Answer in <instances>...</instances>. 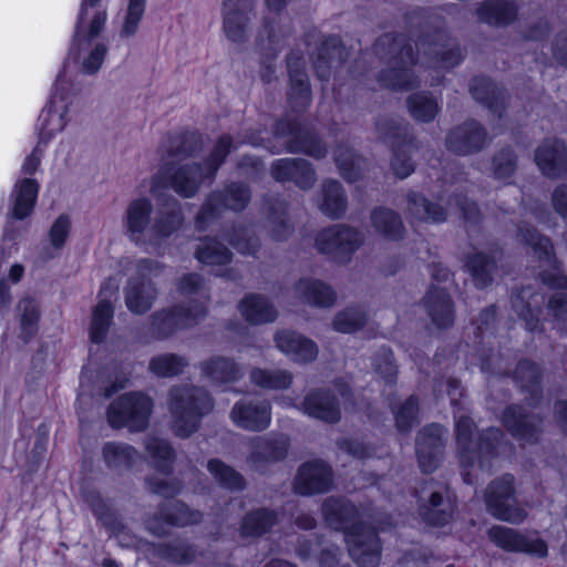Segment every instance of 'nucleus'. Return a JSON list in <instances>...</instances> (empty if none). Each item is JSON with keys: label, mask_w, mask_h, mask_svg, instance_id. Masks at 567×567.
<instances>
[{"label": "nucleus", "mask_w": 567, "mask_h": 567, "mask_svg": "<svg viewBox=\"0 0 567 567\" xmlns=\"http://www.w3.org/2000/svg\"><path fill=\"white\" fill-rule=\"evenodd\" d=\"M523 240L532 245L535 254L550 268L544 271L540 277L544 284L555 289H567V278L563 276L551 256V245L547 238L540 237L535 229H526L522 233Z\"/></svg>", "instance_id": "f3484780"}, {"label": "nucleus", "mask_w": 567, "mask_h": 567, "mask_svg": "<svg viewBox=\"0 0 567 567\" xmlns=\"http://www.w3.org/2000/svg\"><path fill=\"white\" fill-rule=\"evenodd\" d=\"M322 513L326 522L334 529H342L349 553L359 567H377L380 559V544L374 530L357 520V509L343 499L329 498Z\"/></svg>", "instance_id": "f257e3e1"}, {"label": "nucleus", "mask_w": 567, "mask_h": 567, "mask_svg": "<svg viewBox=\"0 0 567 567\" xmlns=\"http://www.w3.org/2000/svg\"><path fill=\"white\" fill-rule=\"evenodd\" d=\"M21 311V329L25 336H31L37 330L39 309L37 302L31 298H24L19 303Z\"/></svg>", "instance_id": "4d7b16f0"}, {"label": "nucleus", "mask_w": 567, "mask_h": 567, "mask_svg": "<svg viewBox=\"0 0 567 567\" xmlns=\"http://www.w3.org/2000/svg\"><path fill=\"white\" fill-rule=\"evenodd\" d=\"M371 220L375 230L388 238L396 239L402 234V221L400 217L390 209H375L371 215Z\"/></svg>", "instance_id": "79ce46f5"}, {"label": "nucleus", "mask_w": 567, "mask_h": 567, "mask_svg": "<svg viewBox=\"0 0 567 567\" xmlns=\"http://www.w3.org/2000/svg\"><path fill=\"white\" fill-rule=\"evenodd\" d=\"M255 0H223V30L226 38L234 42L245 41Z\"/></svg>", "instance_id": "4468645a"}, {"label": "nucleus", "mask_w": 567, "mask_h": 567, "mask_svg": "<svg viewBox=\"0 0 567 567\" xmlns=\"http://www.w3.org/2000/svg\"><path fill=\"white\" fill-rule=\"evenodd\" d=\"M302 411L309 416L337 422L340 419L339 400L337 394L326 391L310 392L301 404Z\"/></svg>", "instance_id": "393cba45"}, {"label": "nucleus", "mask_w": 567, "mask_h": 567, "mask_svg": "<svg viewBox=\"0 0 567 567\" xmlns=\"http://www.w3.org/2000/svg\"><path fill=\"white\" fill-rule=\"evenodd\" d=\"M107 48L104 43H95L89 51V54L83 59L82 68L87 74H94L102 66Z\"/></svg>", "instance_id": "bf43d9fd"}, {"label": "nucleus", "mask_w": 567, "mask_h": 567, "mask_svg": "<svg viewBox=\"0 0 567 567\" xmlns=\"http://www.w3.org/2000/svg\"><path fill=\"white\" fill-rule=\"evenodd\" d=\"M443 435V427L436 424L420 432L416 441V454L423 472L430 473L436 468L442 456Z\"/></svg>", "instance_id": "dca6fc26"}, {"label": "nucleus", "mask_w": 567, "mask_h": 567, "mask_svg": "<svg viewBox=\"0 0 567 567\" xmlns=\"http://www.w3.org/2000/svg\"><path fill=\"white\" fill-rule=\"evenodd\" d=\"M250 380L254 384L269 390L288 388L292 382V375L286 370H262L254 369L250 372Z\"/></svg>", "instance_id": "a19ab883"}, {"label": "nucleus", "mask_w": 567, "mask_h": 567, "mask_svg": "<svg viewBox=\"0 0 567 567\" xmlns=\"http://www.w3.org/2000/svg\"><path fill=\"white\" fill-rule=\"evenodd\" d=\"M411 147V144H406L394 153L391 166L394 174L400 178H405L413 172V164L406 156Z\"/></svg>", "instance_id": "680f3d73"}, {"label": "nucleus", "mask_w": 567, "mask_h": 567, "mask_svg": "<svg viewBox=\"0 0 567 567\" xmlns=\"http://www.w3.org/2000/svg\"><path fill=\"white\" fill-rule=\"evenodd\" d=\"M472 420L460 416L456 420V441L461 465L465 468L474 464V456L478 455V467L486 468L489 457L498 451L502 433L498 429H489L480 442L472 441Z\"/></svg>", "instance_id": "0eeeda50"}, {"label": "nucleus", "mask_w": 567, "mask_h": 567, "mask_svg": "<svg viewBox=\"0 0 567 567\" xmlns=\"http://www.w3.org/2000/svg\"><path fill=\"white\" fill-rule=\"evenodd\" d=\"M213 409L209 395L199 388H174L169 394V410L176 435L187 437L198 427L199 420Z\"/></svg>", "instance_id": "20e7f679"}, {"label": "nucleus", "mask_w": 567, "mask_h": 567, "mask_svg": "<svg viewBox=\"0 0 567 567\" xmlns=\"http://www.w3.org/2000/svg\"><path fill=\"white\" fill-rule=\"evenodd\" d=\"M535 161L543 174L556 177L567 167L566 147L559 141H547L537 148Z\"/></svg>", "instance_id": "a878e982"}, {"label": "nucleus", "mask_w": 567, "mask_h": 567, "mask_svg": "<svg viewBox=\"0 0 567 567\" xmlns=\"http://www.w3.org/2000/svg\"><path fill=\"white\" fill-rule=\"evenodd\" d=\"M295 289L307 303L317 307H331L337 299L331 287L315 279H302L297 282Z\"/></svg>", "instance_id": "2f4dec72"}, {"label": "nucleus", "mask_w": 567, "mask_h": 567, "mask_svg": "<svg viewBox=\"0 0 567 567\" xmlns=\"http://www.w3.org/2000/svg\"><path fill=\"white\" fill-rule=\"evenodd\" d=\"M548 310L553 315L557 323L567 322V293H555L549 300Z\"/></svg>", "instance_id": "69168bd1"}, {"label": "nucleus", "mask_w": 567, "mask_h": 567, "mask_svg": "<svg viewBox=\"0 0 567 567\" xmlns=\"http://www.w3.org/2000/svg\"><path fill=\"white\" fill-rule=\"evenodd\" d=\"M162 271V265L152 259H140L134 266V275L127 281L124 296L127 309L136 315L148 311L156 297L157 290L152 277Z\"/></svg>", "instance_id": "423d86ee"}, {"label": "nucleus", "mask_w": 567, "mask_h": 567, "mask_svg": "<svg viewBox=\"0 0 567 567\" xmlns=\"http://www.w3.org/2000/svg\"><path fill=\"white\" fill-rule=\"evenodd\" d=\"M163 518L171 525L186 526L198 523L202 515L198 512L189 511V508L182 503H172L169 513H165Z\"/></svg>", "instance_id": "6e6d98bb"}, {"label": "nucleus", "mask_w": 567, "mask_h": 567, "mask_svg": "<svg viewBox=\"0 0 567 567\" xmlns=\"http://www.w3.org/2000/svg\"><path fill=\"white\" fill-rule=\"evenodd\" d=\"M70 219L64 215L58 217L53 223L49 231V238L54 248L60 249L65 244L70 231Z\"/></svg>", "instance_id": "e2e57ef3"}, {"label": "nucleus", "mask_w": 567, "mask_h": 567, "mask_svg": "<svg viewBox=\"0 0 567 567\" xmlns=\"http://www.w3.org/2000/svg\"><path fill=\"white\" fill-rule=\"evenodd\" d=\"M118 285L112 279L103 284L100 291V301L93 310L92 321L90 326V337L93 342L104 340L111 320L113 318V305L111 298L115 295Z\"/></svg>", "instance_id": "aec40b11"}, {"label": "nucleus", "mask_w": 567, "mask_h": 567, "mask_svg": "<svg viewBox=\"0 0 567 567\" xmlns=\"http://www.w3.org/2000/svg\"><path fill=\"white\" fill-rule=\"evenodd\" d=\"M230 147V137L227 135L221 136L204 168H200L197 164H184L176 167L173 162H164L150 181V192L153 195H157L162 188L169 185L183 197L194 196L202 183L214 175Z\"/></svg>", "instance_id": "f03ea898"}, {"label": "nucleus", "mask_w": 567, "mask_h": 567, "mask_svg": "<svg viewBox=\"0 0 567 567\" xmlns=\"http://www.w3.org/2000/svg\"><path fill=\"white\" fill-rule=\"evenodd\" d=\"M362 244L361 235L346 226H332L321 230L316 237L317 249L333 259L344 261Z\"/></svg>", "instance_id": "f8f14e48"}, {"label": "nucleus", "mask_w": 567, "mask_h": 567, "mask_svg": "<svg viewBox=\"0 0 567 567\" xmlns=\"http://www.w3.org/2000/svg\"><path fill=\"white\" fill-rule=\"evenodd\" d=\"M540 299L542 297L533 293L530 289H523L512 299L514 310L525 320L526 328L530 331L537 327L535 312Z\"/></svg>", "instance_id": "ea45409f"}, {"label": "nucleus", "mask_w": 567, "mask_h": 567, "mask_svg": "<svg viewBox=\"0 0 567 567\" xmlns=\"http://www.w3.org/2000/svg\"><path fill=\"white\" fill-rule=\"evenodd\" d=\"M442 496L437 492H433L430 497L431 508L429 509L426 519L432 525H443L447 522L449 515L445 512L436 513V508L442 504Z\"/></svg>", "instance_id": "774afa93"}, {"label": "nucleus", "mask_w": 567, "mask_h": 567, "mask_svg": "<svg viewBox=\"0 0 567 567\" xmlns=\"http://www.w3.org/2000/svg\"><path fill=\"white\" fill-rule=\"evenodd\" d=\"M194 303L190 308H176L173 310H162L152 317V330L158 338H165L185 327H189L197 322L205 315V306L203 302L192 300Z\"/></svg>", "instance_id": "ddd939ff"}, {"label": "nucleus", "mask_w": 567, "mask_h": 567, "mask_svg": "<svg viewBox=\"0 0 567 567\" xmlns=\"http://www.w3.org/2000/svg\"><path fill=\"white\" fill-rule=\"evenodd\" d=\"M408 209L417 219L441 221L445 218V212L436 205L430 204L419 194L408 196Z\"/></svg>", "instance_id": "c03bdc74"}, {"label": "nucleus", "mask_w": 567, "mask_h": 567, "mask_svg": "<svg viewBox=\"0 0 567 567\" xmlns=\"http://www.w3.org/2000/svg\"><path fill=\"white\" fill-rule=\"evenodd\" d=\"M488 536L497 546L514 551H524L543 557L547 554V545L538 538H528L512 528L494 526Z\"/></svg>", "instance_id": "a211bd4d"}, {"label": "nucleus", "mask_w": 567, "mask_h": 567, "mask_svg": "<svg viewBox=\"0 0 567 567\" xmlns=\"http://www.w3.org/2000/svg\"><path fill=\"white\" fill-rule=\"evenodd\" d=\"M275 516L268 511L250 513L244 520L241 534L244 536H257L268 530L275 523Z\"/></svg>", "instance_id": "864d4df0"}, {"label": "nucleus", "mask_w": 567, "mask_h": 567, "mask_svg": "<svg viewBox=\"0 0 567 567\" xmlns=\"http://www.w3.org/2000/svg\"><path fill=\"white\" fill-rule=\"evenodd\" d=\"M146 452L151 460L152 466L155 468L161 478L150 476L146 478L148 489L155 494L169 497L177 494L181 489L179 483L168 478L173 453L167 442L157 437H150L146 441Z\"/></svg>", "instance_id": "9d476101"}, {"label": "nucleus", "mask_w": 567, "mask_h": 567, "mask_svg": "<svg viewBox=\"0 0 567 567\" xmlns=\"http://www.w3.org/2000/svg\"><path fill=\"white\" fill-rule=\"evenodd\" d=\"M153 204L146 197L132 199L123 216L124 235L135 245H155L172 235L181 225L178 213L161 215L153 219Z\"/></svg>", "instance_id": "7ed1b4c3"}, {"label": "nucleus", "mask_w": 567, "mask_h": 567, "mask_svg": "<svg viewBox=\"0 0 567 567\" xmlns=\"http://www.w3.org/2000/svg\"><path fill=\"white\" fill-rule=\"evenodd\" d=\"M145 12V0H130L127 10L120 29V37L128 39L136 34Z\"/></svg>", "instance_id": "3c124183"}, {"label": "nucleus", "mask_w": 567, "mask_h": 567, "mask_svg": "<svg viewBox=\"0 0 567 567\" xmlns=\"http://www.w3.org/2000/svg\"><path fill=\"white\" fill-rule=\"evenodd\" d=\"M186 365L187 361L183 357L173 353L158 354L150 361L151 372L161 378L176 375Z\"/></svg>", "instance_id": "37998d69"}, {"label": "nucleus", "mask_w": 567, "mask_h": 567, "mask_svg": "<svg viewBox=\"0 0 567 567\" xmlns=\"http://www.w3.org/2000/svg\"><path fill=\"white\" fill-rule=\"evenodd\" d=\"M503 422L507 430L518 440L533 442L537 439L540 421L523 412L520 406H509L504 411Z\"/></svg>", "instance_id": "bb28decb"}, {"label": "nucleus", "mask_w": 567, "mask_h": 567, "mask_svg": "<svg viewBox=\"0 0 567 567\" xmlns=\"http://www.w3.org/2000/svg\"><path fill=\"white\" fill-rule=\"evenodd\" d=\"M287 451L285 439L271 441L257 437L251 442V452L247 463L254 471H262L267 463L282 458Z\"/></svg>", "instance_id": "cd10ccee"}, {"label": "nucleus", "mask_w": 567, "mask_h": 567, "mask_svg": "<svg viewBox=\"0 0 567 567\" xmlns=\"http://www.w3.org/2000/svg\"><path fill=\"white\" fill-rule=\"evenodd\" d=\"M347 200L337 182H328L322 187V202L320 209L323 214L331 218H338L346 212Z\"/></svg>", "instance_id": "58836bf2"}, {"label": "nucleus", "mask_w": 567, "mask_h": 567, "mask_svg": "<svg viewBox=\"0 0 567 567\" xmlns=\"http://www.w3.org/2000/svg\"><path fill=\"white\" fill-rule=\"evenodd\" d=\"M425 307L436 326L445 328L452 324V305L449 296L443 290L430 291L425 298Z\"/></svg>", "instance_id": "c9c22d12"}, {"label": "nucleus", "mask_w": 567, "mask_h": 567, "mask_svg": "<svg viewBox=\"0 0 567 567\" xmlns=\"http://www.w3.org/2000/svg\"><path fill=\"white\" fill-rule=\"evenodd\" d=\"M478 19L494 25L509 23L516 16L513 3L504 0H488L483 2L477 10Z\"/></svg>", "instance_id": "f704fd0d"}, {"label": "nucleus", "mask_w": 567, "mask_h": 567, "mask_svg": "<svg viewBox=\"0 0 567 567\" xmlns=\"http://www.w3.org/2000/svg\"><path fill=\"white\" fill-rule=\"evenodd\" d=\"M275 342L276 347L295 362L307 363L318 357L316 343L293 331L282 330L277 332Z\"/></svg>", "instance_id": "412c9836"}, {"label": "nucleus", "mask_w": 567, "mask_h": 567, "mask_svg": "<svg viewBox=\"0 0 567 567\" xmlns=\"http://www.w3.org/2000/svg\"><path fill=\"white\" fill-rule=\"evenodd\" d=\"M289 135L292 137L287 141V147L290 152H305L313 157H321L326 151L320 142L310 133L298 125L289 128Z\"/></svg>", "instance_id": "4c0bfd02"}, {"label": "nucleus", "mask_w": 567, "mask_h": 567, "mask_svg": "<svg viewBox=\"0 0 567 567\" xmlns=\"http://www.w3.org/2000/svg\"><path fill=\"white\" fill-rule=\"evenodd\" d=\"M291 89L289 100L299 107H305L310 102V89L307 75L302 72L295 71L291 62L288 63Z\"/></svg>", "instance_id": "a18cd8bd"}, {"label": "nucleus", "mask_w": 567, "mask_h": 567, "mask_svg": "<svg viewBox=\"0 0 567 567\" xmlns=\"http://www.w3.org/2000/svg\"><path fill=\"white\" fill-rule=\"evenodd\" d=\"M102 454L106 466L117 472L131 468L138 457L135 449L116 442L105 443Z\"/></svg>", "instance_id": "473e14b6"}, {"label": "nucleus", "mask_w": 567, "mask_h": 567, "mask_svg": "<svg viewBox=\"0 0 567 567\" xmlns=\"http://www.w3.org/2000/svg\"><path fill=\"white\" fill-rule=\"evenodd\" d=\"M202 373L214 384H225L237 381L243 370L227 358L214 357L202 364Z\"/></svg>", "instance_id": "7c9ffc66"}, {"label": "nucleus", "mask_w": 567, "mask_h": 567, "mask_svg": "<svg viewBox=\"0 0 567 567\" xmlns=\"http://www.w3.org/2000/svg\"><path fill=\"white\" fill-rule=\"evenodd\" d=\"M39 184L35 179L24 177L19 179L11 194L12 206L10 216L16 219H24L28 217L37 202Z\"/></svg>", "instance_id": "c85d7f7f"}, {"label": "nucleus", "mask_w": 567, "mask_h": 567, "mask_svg": "<svg viewBox=\"0 0 567 567\" xmlns=\"http://www.w3.org/2000/svg\"><path fill=\"white\" fill-rule=\"evenodd\" d=\"M408 106L411 115L421 122L432 121L439 111L436 101L425 94L411 96Z\"/></svg>", "instance_id": "de8ad7c7"}, {"label": "nucleus", "mask_w": 567, "mask_h": 567, "mask_svg": "<svg viewBox=\"0 0 567 567\" xmlns=\"http://www.w3.org/2000/svg\"><path fill=\"white\" fill-rule=\"evenodd\" d=\"M153 409L151 399L142 393H127L110 405L107 420L113 427H128L130 431H143L148 424Z\"/></svg>", "instance_id": "1a4fd4ad"}, {"label": "nucleus", "mask_w": 567, "mask_h": 567, "mask_svg": "<svg viewBox=\"0 0 567 567\" xmlns=\"http://www.w3.org/2000/svg\"><path fill=\"white\" fill-rule=\"evenodd\" d=\"M485 142L486 134L484 130L476 122H468L449 134L446 146L456 154L465 155L481 150Z\"/></svg>", "instance_id": "5701e85b"}, {"label": "nucleus", "mask_w": 567, "mask_h": 567, "mask_svg": "<svg viewBox=\"0 0 567 567\" xmlns=\"http://www.w3.org/2000/svg\"><path fill=\"white\" fill-rule=\"evenodd\" d=\"M473 97L485 103L489 109H496L497 96L494 86L484 79L474 80L471 85Z\"/></svg>", "instance_id": "13d9d810"}, {"label": "nucleus", "mask_w": 567, "mask_h": 567, "mask_svg": "<svg viewBox=\"0 0 567 567\" xmlns=\"http://www.w3.org/2000/svg\"><path fill=\"white\" fill-rule=\"evenodd\" d=\"M417 403L414 398L408 399L395 414L396 426L399 431H408L415 420Z\"/></svg>", "instance_id": "052dcab7"}, {"label": "nucleus", "mask_w": 567, "mask_h": 567, "mask_svg": "<svg viewBox=\"0 0 567 567\" xmlns=\"http://www.w3.org/2000/svg\"><path fill=\"white\" fill-rule=\"evenodd\" d=\"M514 478L512 475H505L494 481L486 492V504L492 513L498 519L513 524L522 523L526 517L525 509L514 504Z\"/></svg>", "instance_id": "9b49d317"}, {"label": "nucleus", "mask_w": 567, "mask_h": 567, "mask_svg": "<svg viewBox=\"0 0 567 567\" xmlns=\"http://www.w3.org/2000/svg\"><path fill=\"white\" fill-rule=\"evenodd\" d=\"M466 267L471 272L476 287L484 288L489 284L494 261L488 257L482 254H476L467 259Z\"/></svg>", "instance_id": "8fccbe9b"}, {"label": "nucleus", "mask_w": 567, "mask_h": 567, "mask_svg": "<svg viewBox=\"0 0 567 567\" xmlns=\"http://www.w3.org/2000/svg\"><path fill=\"white\" fill-rule=\"evenodd\" d=\"M238 308L244 319L254 324L272 322L277 318V310L260 295L246 296Z\"/></svg>", "instance_id": "c756f323"}, {"label": "nucleus", "mask_w": 567, "mask_h": 567, "mask_svg": "<svg viewBox=\"0 0 567 567\" xmlns=\"http://www.w3.org/2000/svg\"><path fill=\"white\" fill-rule=\"evenodd\" d=\"M494 174L497 178H506L515 171V158L511 151L501 152L493 161Z\"/></svg>", "instance_id": "0e129e2a"}, {"label": "nucleus", "mask_w": 567, "mask_h": 567, "mask_svg": "<svg viewBox=\"0 0 567 567\" xmlns=\"http://www.w3.org/2000/svg\"><path fill=\"white\" fill-rule=\"evenodd\" d=\"M375 50L380 54H389L393 64L391 70L381 76L384 85L395 90L409 89L414 85L412 73L408 68L414 63L412 49L403 37L383 35L378 40Z\"/></svg>", "instance_id": "39448f33"}, {"label": "nucleus", "mask_w": 567, "mask_h": 567, "mask_svg": "<svg viewBox=\"0 0 567 567\" xmlns=\"http://www.w3.org/2000/svg\"><path fill=\"white\" fill-rule=\"evenodd\" d=\"M336 162L341 175L349 182H354L359 177L361 164L363 161L358 157L350 148H340L336 153Z\"/></svg>", "instance_id": "5fc2aeb1"}, {"label": "nucleus", "mask_w": 567, "mask_h": 567, "mask_svg": "<svg viewBox=\"0 0 567 567\" xmlns=\"http://www.w3.org/2000/svg\"><path fill=\"white\" fill-rule=\"evenodd\" d=\"M367 320L365 313L359 308H347L340 311L333 319L336 331L351 333L360 329Z\"/></svg>", "instance_id": "09e8293b"}, {"label": "nucleus", "mask_w": 567, "mask_h": 567, "mask_svg": "<svg viewBox=\"0 0 567 567\" xmlns=\"http://www.w3.org/2000/svg\"><path fill=\"white\" fill-rule=\"evenodd\" d=\"M100 0H83L79 19L76 23L74 40L75 42H85L89 39L97 37L104 29L107 20V13L105 10H96L89 23L87 30L83 27L84 17L87 14L89 7H94Z\"/></svg>", "instance_id": "72a5a7b5"}, {"label": "nucleus", "mask_w": 567, "mask_h": 567, "mask_svg": "<svg viewBox=\"0 0 567 567\" xmlns=\"http://www.w3.org/2000/svg\"><path fill=\"white\" fill-rule=\"evenodd\" d=\"M249 198V192L243 185H233L225 194H213L196 218L197 226L203 228L223 207L233 210L245 208Z\"/></svg>", "instance_id": "2eb2a0df"}, {"label": "nucleus", "mask_w": 567, "mask_h": 567, "mask_svg": "<svg viewBox=\"0 0 567 567\" xmlns=\"http://www.w3.org/2000/svg\"><path fill=\"white\" fill-rule=\"evenodd\" d=\"M538 378H539V370L534 363H532L529 361H522L517 365L516 371H515V379L518 382L524 384L526 381V382L530 383L532 385H535L538 382Z\"/></svg>", "instance_id": "338daca9"}, {"label": "nucleus", "mask_w": 567, "mask_h": 567, "mask_svg": "<svg viewBox=\"0 0 567 567\" xmlns=\"http://www.w3.org/2000/svg\"><path fill=\"white\" fill-rule=\"evenodd\" d=\"M275 179L285 182L293 181L300 188H309L315 183V173L303 159L281 158L271 167Z\"/></svg>", "instance_id": "b1692460"}, {"label": "nucleus", "mask_w": 567, "mask_h": 567, "mask_svg": "<svg viewBox=\"0 0 567 567\" xmlns=\"http://www.w3.org/2000/svg\"><path fill=\"white\" fill-rule=\"evenodd\" d=\"M196 257L202 264L225 265L230 260V254L216 240L204 241L196 251Z\"/></svg>", "instance_id": "603ef678"}, {"label": "nucleus", "mask_w": 567, "mask_h": 567, "mask_svg": "<svg viewBox=\"0 0 567 567\" xmlns=\"http://www.w3.org/2000/svg\"><path fill=\"white\" fill-rule=\"evenodd\" d=\"M208 472L224 487L229 489H240L244 486V480L235 470L218 460H210L207 464Z\"/></svg>", "instance_id": "49530a36"}, {"label": "nucleus", "mask_w": 567, "mask_h": 567, "mask_svg": "<svg viewBox=\"0 0 567 567\" xmlns=\"http://www.w3.org/2000/svg\"><path fill=\"white\" fill-rule=\"evenodd\" d=\"M331 484V472L321 461L303 464L297 475L295 488L299 494L309 495L327 491Z\"/></svg>", "instance_id": "4be33fe9"}, {"label": "nucleus", "mask_w": 567, "mask_h": 567, "mask_svg": "<svg viewBox=\"0 0 567 567\" xmlns=\"http://www.w3.org/2000/svg\"><path fill=\"white\" fill-rule=\"evenodd\" d=\"M443 38L442 34H439L433 42H422L419 44V50H423L424 56L433 55L435 60L433 65L437 64L442 68H453L461 62L462 54L458 49L447 48V45L442 42Z\"/></svg>", "instance_id": "e433bc0d"}, {"label": "nucleus", "mask_w": 567, "mask_h": 567, "mask_svg": "<svg viewBox=\"0 0 567 567\" xmlns=\"http://www.w3.org/2000/svg\"><path fill=\"white\" fill-rule=\"evenodd\" d=\"M230 419L239 427L260 431L270 423V405L266 401L243 400L234 405Z\"/></svg>", "instance_id": "6ab92c4d"}, {"label": "nucleus", "mask_w": 567, "mask_h": 567, "mask_svg": "<svg viewBox=\"0 0 567 567\" xmlns=\"http://www.w3.org/2000/svg\"><path fill=\"white\" fill-rule=\"evenodd\" d=\"M70 83L64 73H60L53 85V93L49 106L40 117V143H48L58 133L62 132L71 120L72 101L69 94Z\"/></svg>", "instance_id": "6e6552de"}]
</instances>
